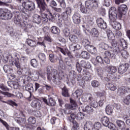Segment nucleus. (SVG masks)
Listing matches in <instances>:
<instances>
[{
	"instance_id": "f257e3e1",
	"label": "nucleus",
	"mask_w": 130,
	"mask_h": 130,
	"mask_svg": "<svg viewBox=\"0 0 130 130\" xmlns=\"http://www.w3.org/2000/svg\"><path fill=\"white\" fill-rule=\"evenodd\" d=\"M35 1L40 10V13L42 17V21L45 23H47L48 20L51 22H53L54 15H52L51 12L47 9V5L45 3V0H35Z\"/></svg>"
},
{
	"instance_id": "f03ea898",
	"label": "nucleus",
	"mask_w": 130,
	"mask_h": 130,
	"mask_svg": "<svg viewBox=\"0 0 130 130\" xmlns=\"http://www.w3.org/2000/svg\"><path fill=\"white\" fill-rule=\"evenodd\" d=\"M47 78L49 81L52 80L56 85H60V75L56 69H52V67L49 66L47 67Z\"/></svg>"
},
{
	"instance_id": "7ed1b4c3",
	"label": "nucleus",
	"mask_w": 130,
	"mask_h": 130,
	"mask_svg": "<svg viewBox=\"0 0 130 130\" xmlns=\"http://www.w3.org/2000/svg\"><path fill=\"white\" fill-rule=\"evenodd\" d=\"M17 74L20 75H23L25 80L27 82L32 81V73H31V70L29 68L18 69Z\"/></svg>"
},
{
	"instance_id": "20e7f679",
	"label": "nucleus",
	"mask_w": 130,
	"mask_h": 130,
	"mask_svg": "<svg viewBox=\"0 0 130 130\" xmlns=\"http://www.w3.org/2000/svg\"><path fill=\"white\" fill-rule=\"evenodd\" d=\"M91 67L90 62L81 59L76 60V68L78 73H81V72H82V68H84V69H90Z\"/></svg>"
},
{
	"instance_id": "39448f33",
	"label": "nucleus",
	"mask_w": 130,
	"mask_h": 130,
	"mask_svg": "<svg viewBox=\"0 0 130 130\" xmlns=\"http://www.w3.org/2000/svg\"><path fill=\"white\" fill-rule=\"evenodd\" d=\"M86 9L89 11H92L98 8V2L95 0H88L85 2Z\"/></svg>"
},
{
	"instance_id": "423d86ee",
	"label": "nucleus",
	"mask_w": 130,
	"mask_h": 130,
	"mask_svg": "<svg viewBox=\"0 0 130 130\" xmlns=\"http://www.w3.org/2000/svg\"><path fill=\"white\" fill-rule=\"evenodd\" d=\"M22 7L27 11H34L35 10V4L29 0H25L22 3Z\"/></svg>"
},
{
	"instance_id": "0eeeda50",
	"label": "nucleus",
	"mask_w": 130,
	"mask_h": 130,
	"mask_svg": "<svg viewBox=\"0 0 130 130\" xmlns=\"http://www.w3.org/2000/svg\"><path fill=\"white\" fill-rule=\"evenodd\" d=\"M14 23L19 27H22L23 29L24 30L27 28V25H25V26H22L24 24L22 22V19H21V13L19 12H16L15 13Z\"/></svg>"
},
{
	"instance_id": "6e6552de",
	"label": "nucleus",
	"mask_w": 130,
	"mask_h": 130,
	"mask_svg": "<svg viewBox=\"0 0 130 130\" xmlns=\"http://www.w3.org/2000/svg\"><path fill=\"white\" fill-rule=\"evenodd\" d=\"M13 17V14L10 11L5 12L4 9L0 8V19L2 20H11Z\"/></svg>"
},
{
	"instance_id": "1a4fd4ad",
	"label": "nucleus",
	"mask_w": 130,
	"mask_h": 130,
	"mask_svg": "<svg viewBox=\"0 0 130 130\" xmlns=\"http://www.w3.org/2000/svg\"><path fill=\"white\" fill-rule=\"evenodd\" d=\"M27 121L29 124H26L24 126V128L27 130L33 129V126L32 124H35L36 123V118L34 117H29Z\"/></svg>"
},
{
	"instance_id": "9d476101",
	"label": "nucleus",
	"mask_w": 130,
	"mask_h": 130,
	"mask_svg": "<svg viewBox=\"0 0 130 130\" xmlns=\"http://www.w3.org/2000/svg\"><path fill=\"white\" fill-rule=\"evenodd\" d=\"M109 19L114 21L117 18V10L115 7H111L109 11Z\"/></svg>"
},
{
	"instance_id": "9b49d317",
	"label": "nucleus",
	"mask_w": 130,
	"mask_h": 130,
	"mask_svg": "<svg viewBox=\"0 0 130 130\" xmlns=\"http://www.w3.org/2000/svg\"><path fill=\"white\" fill-rule=\"evenodd\" d=\"M96 23L98 27L100 28V29H103V30H105V29L107 28V23L106 22L102 19V18H99L96 20Z\"/></svg>"
},
{
	"instance_id": "f8f14e48",
	"label": "nucleus",
	"mask_w": 130,
	"mask_h": 130,
	"mask_svg": "<svg viewBox=\"0 0 130 130\" xmlns=\"http://www.w3.org/2000/svg\"><path fill=\"white\" fill-rule=\"evenodd\" d=\"M128 68H129V64L128 63L121 64L119 67L118 72L119 74L122 75L127 71Z\"/></svg>"
},
{
	"instance_id": "ddd939ff",
	"label": "nucleus",
	"mask_w": 130,
	"mask_h": 130,
	"mask_svg": "<svg viewBox=\"0 0 130 130\" xmlns=\"http://www.w3.org/2000/svg\"><path fill=\"white\" fill-rule=\"evenodd\" d=\"M127 11V6H126V5L124 4L120 5L118 7V12L119 13V17H120V18H121V17H122V15H125Z\"/></svg>"
},
{
	"instance_id": "4468645a",
	"label": "nucleus",
	"mask_w": 130,
	"mask_h": 130,
	"mask_svg": "<svg viewBox=\"0 0 130 130\" xmlns=\"http://www.w3.org/2000/svg\"><path fill=\"white\" fill-rule=\"evenodd\" d=\"M116 21V19H115L114 21L110 20L109 23L115 30H120L121 29V24Z\"/></svg>"
},
{
	"instance_id": "2eb2a0df",
	"label": "nucleus",
	"mask_w": 130,
	"mask_h": 130,
	"mask_svg": "<svg viewBox=\"0 0 130 130\" xmlns=\"http://www.w3.org/2000/svg\"><path fill=\"white\" fill-rule=\"evenodd\" d=\"M73 23L78 25L81 23V15L78 13H75L72 16Z\"/></svg>"
},
{
	"instance_id": "dca6fc26",
	"label": "nucleus",
	"mask_w": 130,
	"mask_h": 130,
	"mask_svg": "<svg viewBox=\"0 0 130 130\" xmlns=\"http://www.w3.org/2000/svg\"><path fill=\"white\" fill-rule=\"evenodd\" d=\"M85 49L91 54H94V55L97 54V49L92 45H89V46H86Z\"/></svg>"
},
{
	"instance_id": "f3484780",
	"label": "nucleus",
	"mask_w": 130,
	"mask_h": 130,
	"mask_svg": "<svg viewBox=\"0 0 130 130\" xmlns=\"http://www.w3.org/2000/svg\"><path fill=\"white\" fill-rule=\"evenodd\" d=\"M71 105H69L68 104L65 105V107L67 108V109H72L74 110L77 108V103L76 101L73 100L72 99H70Z\"/></svg>"
},
{
	"instance_id": "a211bd4d",
	"label": "nucleus",
	"mask_w": 130,
	"mask_h": 130,
	"mask_svg": "<svg viewBox=\"0 0 130 130\" xmlns=\"http://www.w3.org/2000/svg\"><path fill=\"white\" fill-rule=\"evenodd\" d=\"M30 105L32 108H35L36 109H40V108L41 107L40 102L37 99L32 100Z\"/></svg>"
},
{
	"instance_id": "6ab92c4d",
	"label": "nucleus",
	"mask_w": 130,
	"mask_h": 130,
	"mask_svg": "<svg viewBox=\"0 0 130 130\" xmlns=\"http://www.w3.org/2000/svg\"><path fill=\"white\" fill-rule=\"evenodd\" d=\"M106 71L110 74H115L117 72V68L115 66H109L106 67Z\"/></svg>"
},
{
	"instance_id": "aec40b11",
	"label": "nucleus",
	"mask_w": 130,
	"mask_h": 130,
	"mask_svg": "<svg viewBox=\"0 0 130 130\" xmlns=\"http://www.w3.org/2000/svg\"><path fill=\"white\" fill-rule=\"evenodd\" d=\"M59 63L60 64L59 68L58 69L59 74L60 75L61 77H63V76H64V74H63V70H64L63 61H62V60H59Z\"/></svg>"
},
{
	"instance_id": "412c9836",
	"label": "nucleus",
	"mask_w": 130,
	"mask_h": 130,
	"mask_svg": "<svg viewBox=\"0 0 130 130\" xmlns=\"http://www.w3.org/2000/svg\"><path fill=\"white\" fill-rule=\"evenodd\" d=\"M113 109H114V107H113V106L108 105L106 107V113L108 114V115H110V114H112V113H113Z\"/></svg>"
},
{
	"instance_id": "4be33fe9",
	"label": "nucleus",
	"mask_w": 130,
	"mask_h": 130,
	"mask_svg": "<svg viewBox=\"0 0 130 130\" xmlns=\"http://www.w3.org/2000/svg\"><path fill=\"white\" fill-rule=\"evenodd\" d=\"M84 130H93V123L90 121L86 122L84 126Z\"/></svg>"
},
{
	"instance_id": "5701e85b",
	"label": "nucleus",
	"mask_w": 130,
	"mask_h": 130,
	"mask_svg": "<svg viewBox=\"0 0 130 130\" xmlns=\"http://www.w3.org/2000/svg\"><path fill=\"white\" fill-rule=\"evenodd\" d=\"M100 47L101 48H103V49H104V50H110V51L112 50V47L109 46L108 44L104 42H102L100 43Z\"/></svg>"
},
{
	"instance_id": "b1692460",
	"label": "nucleus",
	"mask_w": 130,
	"mask_h": 130,
	"mask_svg": "<svg viewBox=\"0 0 130 130\" xmlns=\"http://www.w3.org/2000/svg\"><path fill=\"white\" fill-rule=\"evenodd\" d=\"M72 13V8L68 7L66 9V12L62 13V17L63 20H68V15H70Z\"/></svg>"
},
{
	"instance_id": "393cba45",
	"label": "nucleus",
	"mask_w": 130,
	"mask_h": 130,
	"mask_svg": "<svg viewBox=\"0 0 130 130\" xmlns=\"http://www.w3.org/2000/svg\"><path fill=\"white\" fill-rule=\"evenodd\" d=\"M26 91L29 92V93H32L34 91L33 88V84L30 82L28 83L25 86Z\"/></svg>"
},
{
	"instance_id": "a878e982",
	"label": "nucleus",
	"mask_w": 130,
	"mask_h": 130,
	"mask_svg": "<svg viewBox=\"0 0 130 130\" xmlns=\"http://www.w3.org/2000/svg\"><path fill=\"white\" fill-rule=\"evenodd\" d=\"M85 98L87 102H88L89 104L91 102H93V101H94L95 100L94 95H92L91 93H86L85 94Z\"/></svg>"
},
{
	"instance_id": "bb28decb",
	"label": "nucleus",
	"mask_w": 130,
	"mask_h": 130,
	"mask_svg": "<svg viewBox=\"0 0 130 130\" xmlns=\"http://www.w3.org/2000/svg\"><path fill=\"white\" fill-rule=\"evenodd\" d=\"M33 22L36 24H39L41 23V17L38 14H35L33 16Z\"/></svg>"
},
{
	"instance_id": "cd10ccee",
	"label": "nucleus",
	"mask_w": 130,
	"mask_h": 130,
	"mask_svg": "<svg viewBox=\"0 0 130 130\" xmlns=\"http://www.w3.org/2000/svg\"><path fill=\"white\" fill-rule=\"evenodd\" d=\"M69 40H70L72 43H78V42H79L78 37L75 35H70L69 36Z\"/></svg>"
},
{
	"instance_id": "c85d7f7f",
	"label": "nucleus",
	"mask_w": 130,
	"mask_h": 130,
	"mask_svg": "<svg viewBox=\"0 0 130 130\" xmlns=\"http://www.w3.org/2000/svg\"><path fill=\"white\" fill-rule=\"evenodd\" d=\"M9 62L10 64H12V66H14V64H15V66L17 69H21V63H20L19 60H17L14 61V59L13 60L10 59Z\"/></svg>"
},
{
	"instance_id": "c756f323",
	"label": "nucleus",
	"mask_w": 130,
	"mask_h": 130,
	"mask_svg": "<svg viewBox=\"0 0 130 130\" xmlns=\"http://www.w3.org/2000/svg\"><path fill=\"white\" fill-rule=\"evenodd\" d=\"M101 121L104 126L107 127L109 122V118L107 116H104L102 117Z\"/></svg>"
},
{
	"instance_id": "7c9ffc66",
	"label": "nucleus",
	"mask_w": 130,
	"mask_h": 130,
	"mask_svg": "<svg viewBox=\"0 0 130 130\" xmlns=\"http://www.w3.org/2000/svg\"><path fill=\"white\" fill-rule=\"evenodd\" d=\"M3 70L5 73H6V74H9V75L11 76V73H13V70L11 69V67H10V66L8 64L5 65L3 67Z\"/></svg>"
},
{
	"instance_id": "2f4dec72",
	"label": "nucleus",
	"mask_w": 130,
	"mask_h": 130,
	"mask_svg": "<svg viewBox=\"0 0 130 130\" xmlns=\"http://www.w3.org/2000/svg\"><path fill=\"white\" fill-rule=\"evenodd\" d=\"M119 45L122 47V48H127V43L124 39H121L119 41Z\"/></svg>"
},
{
	"instance_id": "473e14b6",
	"label": "nucleus",
	"mask_w": 130,
	"mask_h": 130,
	"mask_svg": "<svg viewBox=\"0 0 130 130\" xmlns=\"http://www.w3.org/2000/svg\"><path fill=\"white\" fill-rule=\"evenodd\" d=\"M124 88V86H122L118 89L117 94L119 95V96H122V95H124V94H125Z\"/></svg>"
},
{
	"instance_id": "72a5a7b5",
	"label": "nucleus",
	"mask_w": 130,
	"mask_h": 130,
	"mask_svg": "<svg viewBox=\"0 0 130 130\" xmlns=\"http://www.w3.org/2000/svg\"><path fill=\"white\" fill-rule=\"evenodd\" d=\"M49 59L51 62H53V63H54L56 62V60H57V56L54 55V54H50Z\"/></svg>"
},
{
	"instance_id": "f704fd0d",
	"label": "nucleus",
	"mask_w": 130,
	"mask_h": 130,
	"mask_svg": "<svg viewBox=\"0 0 130 130\" xmlns=\"http://www.w3.org/2000/svg\"><path fill=\"white\" fill-rule=\"evenodd\" d=\"M50 30L53 34H59V28L56 26H52Z\"/></svg>"
},
{
	"instance_id": "c9c22d12",
	"label": "nucleus",
	"mask_w": 130,
	"mask_h": 130,
	"mask_svg": "<svg viewBox=\"0 0 130 130\" xmlns=\"http://www.w3.org/2000/svg\"><path fill=\"white\" fill-rule=\"evenodd\" d=\"M81 56L84 59H89L90 58V54L86 51H82L81 53Z\"/></svg>"
},
{
	"instance_id": "e433bc0d",
	"label": "nucleus",
	"mask_w": 130,
	"mask_h": 130,
	"mask_svg": "<svg viewBox=\"0 0 130 130\" xmlns=\"http://www.w3.org/2000/svg\"><path fill=\"white\" fill-rule=\"evenodd\" d=\"M83 111H85L86 112L90 114L91 113H93V112H94V110L93 109V108H92L91 106H86L85 107V110L83 109Z\"/></svg>"
},
{
	"instance_id": "4c0bfd02",
	"label": "nucleus",
	"mask_w": 130,
	"mask_h": 130,
	"mask_svg": "<svg viewBox=\"0 0 130 130\" xmlns=\"http://www.w3.org/2000/svg\"><path fill=\"white\" fill-rule=\"evenodd\" d=\"M116 123H117L118 126H119V127H120V128L121 129L124 128V127H125L124 125H125V123H124V122L123 121H121L120 120H117L116 121Z\"/></svg>"
},
{
	"instance_id": "58836bf2",
	"label": "nucleus",
	"mask_w": 130,
	"mask_h": 130,
	"mask_svg": "<svg viewBox=\"0 0 130 130\" xmlns=\"http://www.w3.org/2000/svg\"><path fill=\"white\" fill-rule=\"evenodd\" d=\"M30 64L33 68H36L39 66V63L36 59H32L30 61Z\"/></svg>"
},
{
	"instance_id": "ea45409f",
	"label": "nucleus",
	"mask_w": 130,
	"mask_h": 130,
	"mask_svg": "<svg viewBox=\"0 0 130 130\" xmlns=\"http://www.w3.org/2000/svg\"><path fill=\"white\" fill-rule=\"evenodd\" d=\"M107 34L108 38L110 40H113V39H114V37H115L114 34H113L112 31H111V30H108L107 31Z\"/></svg>"
},
{
	"instance_id": "a19ab883",
	"label": "nucleus",
	"mask_w": 130,
	"mask_h": 130,
	"mask_svg": "<svg viewBox=\"0 0 130 130\" xmlns=\"http://www.w3.org/2000/svg\"><path fill=\"white\" fill-rule=\"evenodd\" d=\"M71 48H73V51H76V50H80V49H81V45H80L79 44H72L71 45Z\"/></svg>"
},
{
	"instance_id": "79ce46f5",
	"label": "nucleus",
	"mask_w": 130,
	"mask_h": 130,
	"mask_svg": "<svg viewBox=\"0 0 130 130\" xmlns=\"http://www.w3.org/2000/svg\"><path fill=\"white\" fill-rule=\"evenodd\" d=\"M83 75L84 76V77L87 78V80H89V79H90V78L91 77V74L89 71H88V70H87V69L83 70Z\"/></svg>"
},
{
	"instance_id": "37998d69",
	"label": "nucleus",
	"mask_w": 130,
	"mask_h": 130,
	"mask_svg": "<svg viewBox=\"0 0 130 130\" xmlns=\"http://www.w3.org/2000/svg\"><path fill=\"white\" fill-rule=\"evenodd\" d=\"M91 34L92 37H98L99 36V31H98V29L94 28L91 30Z\"/></svg>"
},
{
	"instance_id": "c03bdc74",
	"label": "nucleus",
	"mask_w": 130,
	"mask_h": 130,
	"mask_svg": "<svg viewBox=\"0 0 130 130\" xmlns=\"http://www.w3.org/2000/svg\"><path fill=\"white\" fill-rule=\"evenodd\" d=\"M62 95L64 97H69L70 95L69 94V90L66 88V87H64L62 88Z\"/></svg>"
},
{
	"instance_id": "a18cd8bd",
	"label": "nucleus",
	"mask_w": 130,
	"mask_h": 130,
	"mask_svg": "<svg viewBox=\"0 0 130 130\" xmlns=\"http://www.w3.org/2000/svg\"><path fill=\"white\" fill-rule=\"evenodd\" d=\"M38 45H40V46H42V47H44V48H46L47 46H48V44L49 43L45 42L44 40L42 42L39 41L38 42Z\"/></svg>"
},
{
	"instance_id": "49530a36",
	"label": "nucleus",
	"mask_w": 130,
	"mask_h": 130,
	"mask_svg": "<svg viewBox=\"0 0 130 130\" xmlns=\"http://www.w3.org/2000/svg\"><path fill=\"white\" fill-rule=\"evenodd\" d=\"M104 54L105 55V57H109V58H114L115 57L114 56V54L111 53V52L106 51L105 52Z\"/></svg>"
},
{
	"instance_id": "de8ad7c7",
	"label": "nucleus",
	"mask_w": 130,
	"mask_h": 130,
	"mask_svg": "<svg viewBox=\"0 0 130 130\" xmlns=\"http://www.w3.org/2000/svg\"><path fill=\"white\" fill-rule=\"evenodd\" d=\"M11 85L13 87L14 89H17L20 88V85L18 81H12Z\"/></svg>"
},
{
	"instance_id": "09e8293b",
	"label": "nucleus",
	"mask_w": 130,
	"mask_h": 130,
	"mask_svg": "<svg viewBox=\"0 0 130 130\" xmlns=\"http://www.w3.org/2000/svg\"><path fill=\"white\" fill-rule=\"evenodd\" d=\"M108 127L110 128V129L112 130H118V128L114 125V124L111 123V122H109L107 125Z\"/></svg>"
},
{
	"instance_id": "8fccbe9b",
	"label": "nucleus",
	"mask_w": 130,
	"mask_h": 130,
	"mask_svg": "<svg viewBox=\"0 0 130 130\" xmlns=\"http://www.w3.org/2000/svg\"><path fill=\"white\" fill-rule=\"evenodd\" d=\"M120 54H121V55L122 56V57H123V58L126 59L128 55V53H127V52L126 50L123 49L121 50Z\"/></svg>"
},
{
	"instance_id": "3c124183",
	"label": "nucleus",
	"mask_w": 130,
	"mask_h": 130,
	"mask_svg": "<svg viewBox=\"0 0 130 130\" xmlns=\"http://www.w3.org/2000/svg\"><path fill=\"white\" fill-rule=\"evenodd\" d=\"M60 120L59 119L56 118L55 117H54L51 119V123L52 124H57L59 123Z\"/></svg>"
},
{
	"instance_id": "603ef678",
	"label": "nucleus",
	"mask_w": 130,
	"mask_h": 130,
	"mask_svg": "<svg viewBox=\"0 0 130 130\" xmlns=\"http://www.w3.org/2000/svg\"><path fill=\"white\" fill-rule=\"evenodd\" d=\"M80 11L82 14H87V13H89L87 10V8H85V6L82 5V4H80Z\"/></svg>"
},
{
	"instance_id": "864d4df0",
	"label": "nucleus",
	"mask_w": 130,
	"mask_h": 130,
	"mask_svg": "<svg viewBox=\"0 0 130 130\" xmlns=\"http://www.w3.org/2000/svg\"><path fill=\"white\" fill-rule=\"evenodd\" d=\"M84 116H85V115L82 112L78 113L76 115V119L77 120H82L84 118Z\"/></svg>"
},
{
	"instance_id": "5fc2aeb1",
	"label": "nucleus",
	"mask_w": 130,
	"mask_h": 130,
	"mask_svg": "<svg viewBox=\"0 0 130 130\" xmlns=\"http://www.w3.org/2000/svg\"><path fill=\"white\" fill-rule=\"evenodd\" d=\"M11 60H13V57H12V56L9 55V56H4V58L3 59V62H4V63H7V62H8V61H9V60H11Z\"/></svg>"
},
{
	"instance_id": "6e6d98bb",
	"label": "nucleus",
	"mask_w": 130,
	"mask_h": 130,
	"mask_svg": "<svg viewBox=\"0 0 130 130\" xmlns=\"http://www.w3.org/2000/svg\"><path fill=\"white\" fill-rule=\"evenodd\" d=\"M6 103H7V104H9L11 106H12L13 107H14V106H16V107L18 106V104L12 100H8Z\"/></svg>"
},
{
	"instance_id": "4d7b16f0",
	"label": "nucleus",
	"mask_w": 130,
	"mask_h": 130,
	"mask_svg": "<svg viewBox=\"0 0 130 130\" xmlns=\"http://www.w3.org/2000/svg\"><path fill=\"white\" fill-rule=\"evenodd\" d=\"M93 127L95 130H99L100 128H101V123L99 122H96L94 125H93Z\"/></svg>"
},
{
	"instance_id": "13d9d810",
	"label": "nucleus",
	"mask_w": 130,
	"mask_h": 130,
	"mask_svg": "<svg viewBox=\"0 0 130 130\" xmlns=\"http://www.w3.org/2000/svg\"><path fill=\"white\" fill-rule=\"evenodd\" d=\"M27 44L29 46L34 47V46H36V42L35 41H33L32 40H28L27 41Z\"/></svg>"
},
{
	"instance_id": "bf43d9fd",
	"label": "nucleus",
	"mask_w": 130,
	"mask_h": 130,
	"mask_svg": "<svg viewBox=\"0 0 130 130\" xmlns=\"http://www.w3.org/2000/svg\"><path fill=\"white\" fill-rule=\"evenodd\" d=\"M26 120L24 118H19V120L17 121V122L19 124H25Z\"/></svg>"
},
{
	"instance_id": "052dcab7",
	"label": "nucleus",
	"mask_w": 130,
	"mask_h": 130,
	"mask_svg": "<svg viewBox=\"0 0 130 130\" xmlns=\"http://www.w3.org/2000/svg\"><path fill=\"white\" fill-rule=\"evenodd\" d=\"M108 88L111 90V91H115L117 88L115 85H114L112 83H109L108 85Z\"/></svg>"
},
{
	"instance_id": "680f3d73",
	"label": "nucleus",
	"mask_w": 130,
	"mask_h": 130,
	"mask_svg": "<svg viewBox=\"0 0 130 130\" xmlns=\"http://www.w3.org/2000/svg\"><path fill=\"white\" fill-rule=\"evenodd\" d=\"M69 76L70 78L76 79L77 78V73L75 71H71L69 72Z\"/></svg>"
},
{
	"instance_id": "e2e57ef3",
	"label": "nucleus",
	"mask_w": 130,
	"mask_h": 130,
	"mask_svg": "<svg viewBox=\"0 0 130 130\" xmlns=\"http://www.w3.org/2000/svg\"><path fill=\"white\" fill-rule=\"evenodd\" d=\"M75 94H76L77 98H79L83 94V90L82 89H78L76 90Z\"/></svg>"
},
{
	"instance_id": "0e129e2a",
	"label": "nucleus",
	"mask_w": 130,
	"mask_h": 130,
	"mask_svg": "<svg viewBox=\"0 0 130 130\" xmlns=\"http://www.w3.org/2000/svg\"><path fill=\"white\" fill-rule=\"evenodd\" d=\"M82 43L83 45L84 46V47H85V46H89L90 45V41H89V40L86 39H83Z\"/></svg>"
},
{
	"instance_id": "69168bd1",
	"label": "nucleus",
	"mask_w": 130,
	"mask_h": 130,
	"mask_svg": "<svg viewBox=\"0 0 130 130\" xmlns=\"http://www.w3.org/2000/svg\"><path fill=\"white\" fill-rule=\"evenodd\" d=\"M0 122H1V123L3 124V125H4V126H5V127L6 128V129L7 130L10 129V127L9 126V124H8V123H7V122L4 121V120H3L1 118H0Z\"/></svg>"
},
{
	"instance_id": "338daca9",
	"label": "nucleus",
	"mask_w": 130,
	"mask_h": 130,
	"mask_svg": "<svg viewBox=\"0 0 130 130\" xmlns=\"http://www.w3.org/2000/svg\"><path fill=\"white\" fill-rule=\"evenodd\" d=\"M38 57L39 58H40L42 61H44L46 58L45 54H44L43 53H40L38 55Z\"/></svg>"
},
{
	"instance_id": "774afa93",
	"label": "nucleus",
	"mask_w": 130,
	"mask_h": 130,
	"mask_svg": "<svg viewBox=\"0 0 130 130\" xmlns=\"http://www.w3.org/2000/svg\"><path fill=\"white\" fill-rule=\"evenodd\" d=\"M91 86L93 88H97L99 86V82L97 81V80H93L91 81Z\"/></svg>"
}]
</instances>
